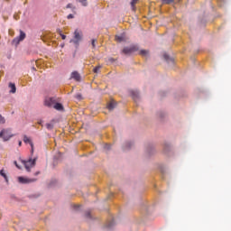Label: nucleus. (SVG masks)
<instances>
[{"mask_svg": "<svg viewBox=\"0 0 231 231\" xmlns=\"http://www.w3.org/2000/svg\"><path fill=\"white\" fill-rule=\"evenodd\" d=\"M12 136H14V134H12V132L10 129H3L0 132V138H3L4 142H8V140H10Z\"/></svg>", "mask_w": 231, "mask_h": 231, "instance_id": "1", "label": "nucleus"}, {"mask_svg": "<svg viewBox=\"0 0 231 231\" xmlns=\"http://www.w3.org/2000/svg\"><path fill=\"white\" fill-rule=\"evenodd\" d=\"M80 41H82V32L77 29L74 32V40H71L70 42H73L76 44V46H79V42H80Z\"/></svg>", "mask_w": 231, "mask_h": 231, "instance_id": "2", "label": "nucleus"}, {"mask_svg": "<svg viewBox=\"0 0 231 231\" xmlns=\"http://www.w3.org/2000/svg\"><path fill=\"white\" fill-rule=\"evenodd\" d=\"M138 45H132L130 47H125L123 49V53L125 55H131V53H134V51H138Z\"/></svg>", "mask_w": 231, "mask_h": 231, "instance_id": "3", "label": "nucleus"}, {"mask_svg": "<svg viewBox=\"0 0 231 231\" xmlns=\"http://www.w3.org/2000/svg\"><path fill=\"white\" fill-rule=\"evenodd\" d=\"M25 39H26V33L23 32V30H20V35L15 37L13 40V44H14L15 46H18L19 42H23Z\"/></svg>", "mask_w": 231, "mask_h": 231, "instance_id": "4", "label": "nucleus"}, {"mask_svg": "<svg viewBox=\"0 0 231 231\" xmlns=\"http://www.w3.org/2000/svg\"><path fill=\"white\" fill-rule=\"evenodd\" d=\"M35 162H36V159H30L29 161H23L22 162L23 163L27 172H30V170L32 169V167H34L35 166Z\"/></svg>", "mask_w": 231, "mask_h": 231, "instance_id": "5", "label": "nucleus"}, {"mask_svg": "<svg viewBox=\"0 0 231 231\" xmlns=\"http://www.w3.org/2000/svg\"><path fill=\"white\" fill-rule=\"evenodd\" d=\"M56 102L55 97H47L45 98L44 104L47 107H53Z\"/></svg>", "mask_w": 231, "mask_h": 231, "instance_id": "6", "label": "nucleus"}, {"mask_svg": "<svg viewBox=\"0 0 231 231\" xmlns=\"http://www.w3.org/2000/svg\"><path fill=\"white\" fill-rule=\"evenodd\" d=\"M18 181L19 183H33V181H37V179H28V178H24V177H18Z\"/></svg>", "mask_w": 231, "mask_h": 231, "instance_id": "7", "label": "nucleus"}, {"mask_svg": "<svg viewBox=\"0 0 231 231\" xmlns=\"http://www.w3.org/2000/svg\"><path fill=\"white\" fill-rule=\"evenodd\" d=\"M70 79H73L74 80H76V82H80V74L77 71H73L71 73Z\"/></svg>", "mask_w": 231, "mask_h": 231, "instance_id": "8", "label": "nucleus"}, {"mask_svg": "<svg viewBox=\"0 0 231 231\" xmlns=\"http://www.w3.org/2000/svg\"><path fill=\"white\" fill-rule=\"evenodd\" d=\"M23 142L24 143H29L32 147V152H33V143L32 142V139H30L28 136H23Z\"/></svg>", "mask_w": 231, "mask_h": 231, "instance_id": "9", "label": "nucleus"}, {"mask_svg": "<svg viewBox=\"0 0 231 231\" xmlns=\"http://www.w3.org/2000/svg\"><path fill=\"white\" fill-rule=\"evenodd\" d=\"M52 107L57 111H62V109H64V106H62V104L57 103V102L54 103V106Z\"/></svg>", "mask_w": 231, "mask_h": 231, "instance_id": "10", "label": "nucleus"}, {"mask_svg": "<svg viewBox=\"0 0 231 231\" xmlns=\"http://www.w3.org/2000/svg\"><path fill=\"white\" fill-rule=\"evenodd\" d=\"M115 107H116V103L115 101H111L107 105V109H109V111H113V109H115Z\"/></svg>", "mask_w": 231, "mask_h": 231, "instance_id": "11", "label": "nucleus"}, {"mask_svg": "<svg viewBox=\"0 0 231 231\" xmlns=\"http://www.w3.org/2000/svg\"><path fill=\"white\" fill-rule=\"evenodd\" d=\"M139 55H142V57H149V51L142 50L140 51Z\"/></svg>", "mask_w": 231, "mask_h": 231, "instance_id": "12", "label": "nucleus"}, {"mask_svg": "<svg viewBox=\"0 0 231 231\" xmlns=\"http://www.w3.org/2000/svg\"><path fill=\"white\" fill-rule=\"evenodd\" d=\"M9 88H11L10 93H15L17 91V88H15V84L9 83Z\"/></svg>", "mask_w": 231, "mask_h": 231, "instance_id": "13", "label": "nucleus"}, {"mask_svg": "<svg viewBox=\"0 0 231 231\" xmlns=\"http://www.w3.org/2000/svg\"><path fill=\"white\" fill-rule=\"evenodd\" d=\"M0 175L5 178V181L8 182V176H6V173H5V170L0 171Z\"/></svg>", "mask_w": 231, "mask_h": 231, "instance_id": "14", "label": "nucleus"}, {"mask_svg": "<svg viewBox=\"0 0 231 231\" xmlns=\"http://www.w3.org/2000/svg\"><path fill=\"white\" fill-rule=\"evenodd\" d=\"M101 69H102V66L98 65L96 68H94L93 71L94 73H98V71H100Z\"/></svg>", "mask_w": 231, "mask_h": 231, "instance_id": "15", "label": "nucleus"}, {"mask_svg": "<svg viewBox=\"0 0 231 231\" xmlns=\"http://www.w3.org/2000/svg\"><path fill=\"white\" fill-rule=\"evenodd\" d=\"M163 5H171V3H174V0H162Z\"/></svg>", "mask_w": 231, "mask_h": 231, "instance_id": "16", "label": "nucleus"}, {"mask_svg": "<svg viewBox=\"0 0 231 231\" xmlns=\"http://www.w3.org/2000/svg\"><path fill=\"white\" fill-rule=\"evenodd\" d=\"M116 40L118 42H122L124 41V36H116Z\"/></svg>", "mask_w": 231, "mask_h": 231, "instance_id": "17", "label": "nucleus"}, {"mask_svg": "<svg viewBox=\"0 0 231 231\" xmlns=\"http://www.w3.org/2000/svg\"><path fill=\"white\" fill-rule=\"evenodd\" d=\"M83 6H88V0H79Z\"/></svg>", "mask_w": 231, "mask_h": 231, "instance_id": "18", "label": "nucleus"}, {"mask_svg": "<svg viewBox=\"0 0 231 231\" xmlns=\"http://www.w3.org/2000/svg\"><path fill=\"white\" fill-rule=\"evenodd\" d=\"M96 43H97V40L93 39L92 42H91L93 50H95V48H97V44Z\"/></svg>", "mask_w": 231, "mask_h": 231, "instance_id": "19", "label": "nucleus"}, {"mask_svg": "<svg viewBox=\"0 0 231 231\" xmlns=\"http://www.w3.org/2000/svg\"><path fill=\"white\" fill-rule=\"evenodd\" d=\"M132 96L134 100H136V98H138V92H132Z\"/></svg>", "mask_w": 231, "mask_h": 231, "instance_id": "20", "label": "nucleus"}, {"mask_svg": "<svg viewBox=\"0 0 231 231\" xmlns=\"http://www.w3.org/2000/svg\"><path fill=\"white\" fill-rule=\"evenodd\" d=\"M113 225H115V220H112L111 222H109V223L106 225V228H111V226H113Z\"/></svg>", "mask_w": 231, "mask_h": 231, "instance_id": "21", "label": "nucleus"}, {"mask_svg": "<svg viewBox=\"0 0 231 231\" xmlns=\"http://www.w3.org/2000/svg\"><path fill=\"white\" fill-rule=\"evenodd\" d=\"M137 3H138V0H132L131 2L132 8H134V5H136Z\"/></svg>", "mask_w": 231, "mask_h": 231, "instance_id": "22", "label": "nucleus"}, {"mask_svg": "<svg viewBox=\"0 0 231 231\" xmlns=\"http://www.w3.org/2000/svg\"><path fill=\"white\" fill-rule=\"evenodd\" d=\"M46 127H47V129L51 130V129H53V125L52 124H47Z\"/></svg>", "mask_w": 231, "mask_h": 231, "instance_id": "23", "label": "nucleus"}, {"mask_svg": "<svg viewBox=\"0 0 231 231\" xmlns=\"http://www.w3.org/2000/svg\"><path fill=\"white\" fill-rule=\"evenodd\" d=\"M5 117L2 115H0V124H5Z\"/></svg>", "mask_w": 231, "mask_h": 231, "instance_id": "24", "label": "nucleus"}, {"mask_svg": "<svg viewBox=\"0 0 231 231\" xmlns=\"http://www.w3.org/2000/svg\"><path fill=\"white\" fill-rule=\"evenodd\" d=\"M131 145H133V143H127L125 144V149H131Z\"/></svg>", "mask_w": 231, "mask_h": 231, "instance_id": "25", "label": "nucleus"}, {"mask_svg": "<svg viewBox=\"0 0 231 231\" xmlns=\"http://www.w3.org/2000/svg\"><path fill=\"white\" fill-rule=\"evenodd\" d=\"M105 149H106L107 151H109V149H111V145L106 144V145H105Z\"/></svg>", "mask_w": 231, "mask_h": 231, "instance_id": "26", "label": "nucleus"}, {"mask_svg": "<svg viewBox=\"0 0 231 231\" xmlns=\"http://www.w3.org/2000/svg\"><path fill=\"white\" fill-rule=\"evenodd\" d=\"M75 16L73 15V14H69L68 16H67V19H73Z\"/></svg>", "mask_w": 231, "mask_h": 231, "instance_id": "27", "label": "nucleus"}, {"mask_svg": "<svg viewBox=\"0 0 231 231\" xmlns=\"http://www.w3.org/2000/svg\"><path fill=\"white\" fill-rule=\"evenodd\" d=\"M76 98H78V100H80V99L82 98V96H81L80 94H78V95L76 96Z\"/></svg>", "mask_w": 231, "mask_h": 231, "instance_id": "28", "label": "nucleus"}, {"mask_svg": "<svg viewBox=\"0 0 231 231\" xmlns=\"http://www.w3.org/2000/svg\"><path fill=\"white\" fill-rule=\"evenodd\" d=\"M60 37H61L62 41H65V39H66V35H64V34L60 33Z\"/></svg>", "mask_w": 231, "mask_h": 231, "instance_id": "29", "label": "nucleus"}, {"mask_svg": "<svg viewBox=\"0 0 231 231\" xmlns=\"http://www.w3.org/2000/svg\"><path fill=\"white\" fill-rule=\"evenodd\" d=\"M14 163L15 167H17V169H21V167L19 166V164H17L16 161H14Z\"/></svg>", "mask_w": 231, "mask_h": 231, "instance_id": "30", "label": "nucleus"}, {"mask_svg": "<svg viewBox=\"0 0 231 231\" xmlns=\"http://www.w3.org/2000/svg\"><path fill=\"white\" fill-rule=\"evenodd\" d=\"M164 59H165V60H169V55L164 54Z\"/></svg>", "mask_w": 231, "mask_h": 231, "instance_id": "31", "label": "nucleus"}, {"mask_svg": "<svg viewBox=\"0 0 231 231\" xmlns=\"http://www.w3.org/2000/svg\"><path fill=\"white\" fill-rule=\"evenodd\" d=\"M72 6H73V5H71V4L67 5V8H72Z\"/></svg>", "mask_w": 231, "mask_h": 231, "instance_id": "32", "label": "nucleus"}, {"mask_svg": "<svg viewBox=\"0 0 231 231\" xmlns=\"http://www.w3.org/2000/svg\"><path fill=\"white\" fill-rule=\"evenodd\" d=\"M18 145L21 147L23 145V142L19 141Z\"/></svg>", "mask_w": 231, "mask_h": 231, "instance_id": "33", "label": "nucleus"}, {"mask_svg": "<svg viewBox=\"0 0 231 231\" xmlns=\"http://www.w3.org/2000/svg\"><path fill=\"white\" fill-rule=\"evenodd\" d=\"M38 174H39V171L35 173V176H38Z\"/></svg>", "mask_w": 231, "mask_h": 231, "instance_id": "34", "label": "nucleus"}]
</instances>
